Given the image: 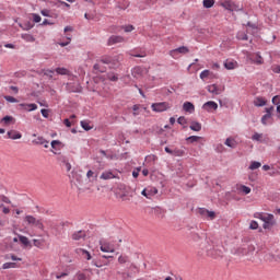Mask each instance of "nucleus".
<instances>
[{
  "label": "nucleus",
  "instance_id": "nucleus-1",
  "mask_svg": "<svg viewBox=\"0 0 280 280\" xmlns=\"http://www.w3.org/2000/svg\"><path fill=\"white\" fill-rule=\"evenodd\" d=\"M205 253L207 257H211L212 259H222L226 249L222 244L215 245L211 240L205 238L203 242L199 243L198 255L202 257Z\"/></svg>",
  "mask_w": 280,
  "mask_h": 280
},
{
  "label": "nucleus",
  "instance_id": "nucleus-2",
  "mask_svg": "<svg viewBox=\"0 0 280 280\" xmlns=\"http://www.w3.org/2000/svg\"><path fill=\"white\" fill-rule=\"evenodd\" d=\"M221 8H224V10H228L229 12H243L244 8L240 7V4L235 3L232 0H224L220 3Z\"/></svg>",
  "mask_w": 280,
  "mask_h": 280
},
{
  "label": "nucleus",
  "instance_id": "nucleus-3",
  "mask_svg": "<svg viewBox=\"0 0 280 280\" xmlns=\"http://www.w3.org/2000/svg\"><path fill=\"white\" fill-rule=\"evenodd\" d=\"M24 221H26L30 226H35V229H39V231H45L43 219H36L34 215H26Z\"/></svg>",
  "mask_w": 280,
  "mask_h": 280
},
{
  "label": "nucleus",
  "instance_id": "nucleus-4",
  "mask_svg": "<svg viewBox=\"0 0 280 280\" xmlns=\"http://www.w3.org/2000/svg\"><path fill=\"white\" fill-rule=\"evenodd\" d=\"M152 110L154 113H163L170 108V103L167 102H162V103H153L151 105Z\"/></svg>",
  "mask_w": 280,
  "mask_h": 280
},
{
  "label": "nucleus",
  "instance_id": "nucleus-5",
  "mask_svg": "<svg viewBox=\"0 0 280 280\" xmlns=\"http://www.w3.org/2000/svg\"><path fill=\"white\" fill-rule=\"evenodd\" d=\"M178 54H189V48L187 46H180L170 51V56H172V58H178Z\"/></svg>",
  "mask_w": 280,
  "mask_h": 280
},
{
  "label": "nucleus",
  "instance_id": "nucleus-6",
  "mask_svg": "<svg viewBox=\"0 0 280 280\" xmlns=\"http://www.w3.org/2000/svg\"><path fill=\"white\" fill-rule=\"evenodd\" d=\"M100 62L103 65H109V69H115V67H117V60L113 57H102Z\"/></svg>",
  "mask_w": 280,
  "mask_h": 280
},
{
  "label": "nucleus",
  "instance_id": "nucleus-7",
  "mask_svg": "<svg viewBox=\"0 0 280 280\" xmlns=\"http://www.w3.org/2000/svg\"><path fill=\"white\" fill-rule=\"evenodd\" d=\"M0 124L3 126H14L16 124V118L14 116H4L0 119Z\"/></svg>",
  "mask_w": 280,
  "mask_h": 280
},
{
  "label": "nucleus",
  "instance_id": "nucleus-8",
  "mask_svg": "<svg viewBox=\"0 0 280 280\" xmlns=\"http://www.w3.org/2000/svg\"><path fill=\"white\" fill-rule=\"evenodd\" d=\"M202 109L211 113V110H218V103L213 101H208L202 105Z\"/></svg>",
  "mask_w": 280,
  "mask_h": 280
},
{
  "label": "nucleus",
  "instance_id": "nucleus-9",
  "mask_svg": "<svg viewBox=\"0 0 280 280\" xmlns=\"http://www.w3.org/2000/svg\"><path fill=\"white\" fill-rule=\"evenodd\" d=\"M103 259H113V256L110 255L101 256L98 262L95 264L96 268H102V266H108V264H110V261H104Z\"/></svg>",
  "mask_w": 280,
  "mask_h": 280
},
{
  "label": "nucleus",
  "instance_id": "nucleus-10",
  "mask_svg": "<svg viewBox=\"0 0 280 280\" xmlns=\"http://www.w3.org/2000/svg\"><path fill=\"white\" fill-rule=\"evenodd\" d=\"M8 139H12L13 141H16V139H22L23 135L16 130H10L7 132Z\"/></svg>",
  "mask_w": 280,
  "mask_h": 280
},
{
  "label": "nucleus",
  "instance_id": "nucleus-11",
  "mask_svg": "<svg viewBox=\"0 0 280 280\" xmlns=\"http://www.w3.org/2000/svg\"><path fill=\"white\" fill-rule=\"evenodd\" d=\"M124 37L119 36V35H112L108 38V45H117V43H124Z\"/></svg>",
  "mask_w": 280,
  "mask_h": 280
},
{
  "label": "nucleus",
  "instance_id": "nucleus-12",
  "mask_svg": "<svg viewBox=\"0 0 280 280\" xmlns=\"http://www.w3.org/2000/svg\"><path fill=\"white\" fill-rule=\"evenodd\" d=\"M84 237H86L85 231H78L72 234V240L75 242H80V240H84Z\"/></svg>",
  "mask_w": 280,
  "mask_h": 280
},
{
  "label": "nucleus",
  "instance_id": "nucleus-13",
  "mask_svg": "<svg viewBox=\"0 0 280 280\" xmlns=\"http://www.w3.org/2000/svg\"><path fill=\"white\" fill-rule=\"evenodd\" d=\"M222 91L224 90L218 88L215 84L208 85V93H212V95H220Z\"/></svg>",
  "mask_w": 280,
  "mask_h": 280
},
{
  "label": "nucleus",
  "instance_id": "nucleus-14",
  "mask_svg": "<svg viewBox=\"0 0 280 280\" xmlns=\"http://www.w3.org/2000/svg\"><path fill=\"white\" fill-rule=\"evenodd\" d=\"M190 237L194 242H200V244H202V242L207 240V236H200V234L196 232H190Z\"/></svg>",
  "mask_w": 280,
  "mask_h": 280
},
{
  "label": "nucleus",
  "instance_id": "nucleus-15",
  "mask_svg": "<svg viewBox=\"0 0 280 280\" xmlns=\"http://www.w3.org/2000/svg\"><path fill=\"white\" fill-rule=\"evenodd\" d=\"M183 108L186 113H194V110H196V106H194V103L191 102H185Z\"/></svg>",
  "mask_w": 280,
  "mask_h": 280
},
{
  "label": "nucleus",
  "instance_id": "nucleus-16",
  "mask_svg": "<svg viewBox=\"0 0 280 280\" xmlns=\"http://www.w3.org/2000/svg\"><path fill=\"white\" fill-rule=\"evenodd\" d=\"M266 104L267 101L261 96H258L254 100V106H257L258 108H260L261 106H266Z\"/></svg>",
  "mask_w": 280,
  "mask_h": 280
},
{
  "label": "nucleus",
  "instance_id": "nucleus-17",
  "mask_svg": "<svg viewBox=\"0 0 280 280\" xmlns=\"http://www.w3.org/2000/svg\"><path fill=\"white\" fill-rule=\"evenodd\" d=\"M190 130H192L194 132H200V130H202V124L198 122V121H192L189 126Z\"/></svg>",
  "mask_w": 280,
  "mask_h": 280
},
{
  "label": "nucleus",
  "instance_id": "nucleus-18",
  "mask_svg": "<svg viewBox=\"0 0 280 280\" xmlns=\"http://www.w3.org/2000/svg\"><path fill=\"white\" fill-rule=\"evenodd\" d=\"M254 250H255V246L248 245L247 249L246 248H238L237 253L240 255H248V253H254Z\"/></svg>",
  "mask_w": 280,
  "mask_h": 280
},
{
  "label": "nucleus",
  "instance_id": "nucleus-19",
  "mask_svg": "<svg viewBox=\"0 0 280 280\" xmlns=\"http://www.w3.org/2000/svg\"><path fill=\"white\" fill-rule=\"evenodd\" d=\"M224 144L228 145V148H232L233 150L237 148V141H235L233 138H226Z\"/></svg>",
  "mask_w": 280,
  "mask_h": 280
},
{
  "label": "nucleus",
  "instance_id": "nucleus-20",
  "mask_svg": "<svg viewBox=\"0 0 280 280\" xmlns=\"http://www.w3.org/2000/svg\"><path fill=\"white\" fill-rule=\"evenodd\" d=\"M33 246H36V248H45V240L34 238L33 240Z\"/></svg>",
  "mask_w": 280,
  "mask_h": 280
},
{
  "label": "nucleus",
  "instance_id": "nucleus-21",
  "mask_svg": "<svg viewBox=\"0 0 280 280\" xmlns=\"http://www.w3.org/2000/svg\"><path fill=\"white\" fill-rule=\"evenodd\" d=\"M55 71L58 75H71V71L67 68H56Z\"/></svg>",
  "mask_w": 280,
  "mask_h": 280
},
{
  "label": "nucleus",
  "instance_id": "nucleus-22",
  "mask_svg": "<svg viewBox=\"0 0 280 280\" xmlns=\"http://www.w3.org/2000/svg\"><path fill=\"white\" fill-rule=\"evenodd\" d=\"M101 178L103 180H110V178H115V175L113 174V172H104L102 173Z\"/></svg>",
  "mask_w": 280,
  "mask_h": 280
},
{
  "label": "nucleus",
  "instance_id": "nucleus-23",
  "mask_svg": "<svg viewBox=\"0 0 280 280\" xmlns=\"http://www.w3.org/2000/svg\"><path fill=\"white\" fill-rule=\"evenodd\" d=\"M107 80H109L110 82H117V80H119V74L115 72H109L107 73Z\"/></svg>",
  "mask_w": 280,
  "mask_h": 280
},
{
  "label": "nucleus",
  "instance_id": "nucleus-24",
  "mask_svg": "<svg viewBox=\"0 0 280 280\" xmlns=\"http://www.w3.org/2000/svg\"><path fill=\"white\" fill-rule=\"evenodd\" d=\"M201 139L202 138L200 136H190V137L186 138V141H187V143H196Z\"/></svg>",
  "mask_w": 280,
  "mask_h": 280
},
{
  "label": "nucleus",
  "instance_id": "nucleus-25",
  "mask_svg": "<svg viewBox=\"0 0 280 280\" xmlns=\"http://www.w3.org/2000/svg\"><path fill=\"white\" fill-rule=\"evenodd\" d=\"M102 253H115L114 248H110L108 244L101 245Z\"/></svg>",
  "mask_w": 280,
  "mask_h": 280
},
{
  "label": "nucleus",
  "instance_id": "nucleus-26",
  "mask_svg": "<svg viewBox=\"0 0 280 280\" xmlns=\"http://www.w3.org/2000/svg\"><path fill=\"white\" fill-rule=\"evenodd\" d=\"M235 65H237V62L231 60H225L224 62V67L228 70L235 69Z\"/></svg>",
  "mask_w": 280,
  "mask_h": 280
},
{
  "label": "nucleus",
  "instance_id": "nucleus-27",
  "mask_svg": "<svg viewBox=\"0 0 280 280\" xmlns=\"http://www.w3.org/2000/svg\"><path fill=\"white\" fill-rule=\"evenodd\" d=\"M22 38L23 40H26V43H34L36 40L31 34H22Z\"/></svg>",
  "mask_w": 280,
  "mask_h": 280
},
{
  "label": "nucleus",
  "instance_id": "nucleus-28",
  "mask_svg": "<svg viewBox=\"0 0 280 280\" xmlns=\"http://www.w3.org/2000/svg\"><path fill=\"white\" fill-rule=\"evenodd\" d=\"M22 107H27L28 112L32 113V110H36L38 108V105L31 103V104H20Z\"/></svg>",
  "mask_w": 280,
  "mask_h": 280
},
{
  "label": "nucleus",
  "instance_id": "nucleus-29",
  "mask_svg": "<svg viewBox=\"0 0 280 280\" xmlns=\"http://www.w3.org/2000/svg\"><path fill=\"white\" fill-rule=\"evenodd\" d=\"M262 222H264V223H269V224L276 223V222H275V215H273V214H267V215H265V219H264Z\"/></svg>",
  "mask_w": 280,
  "mask_h": 280
},
{
  "label": "nucleus",
  "instance_id": "nucleus-30",
  "mask_svg": "<svg viewBox=\"0 0 280 280\" xmlns=\"http://www.w3.org/2000/svg\"><path fill=\"white\" fill-rule=\"evenodd\" d=\"M81 127H82L83 130H85L86 132H89V130H93V127H91V125H90L89 121H86V120H82V121H81Z\"/></svg>",
  "mask_w": 280,
  "mask_h": 280
},
{
  "label": "nucleus",
  "instance_id": "nucleus-31",
  "mask_svg": "<svg viewBox=\"0 0 280 280\" xmlns=\"http://www.w3.org/2000/svg\"><path fill=\"white\" fill-rule=\"evenodd\" d=\"M19 240L24 246H30V238H27V236L19 235Z\"/></svg>",
  "mask_w": 280,
  "mask_h": 280
},
{
  "label": "nucleus",
  "instance_id": "nucleus-32",
  "mask_svg": "<svg viewBox=\"0 0 280 280\" xmlns=\"http://www.w3.org/2000/svg\"><path fill=\"white\" fill-rule=\"evenodd\" d=\"M80 255H82V257H84L88 260H91V253H89V250L86 249H79Z\"/></svg>",
  "mask_w": 280,
  "mask_h": 280
},
{
  "label": "nucleus",
  "instance_id": "nucleus-33",
  "mask_svg": "<svg viewBox=\"0 0 280 280\" xmlns=\"http://www.w3.org/2000/svg\"><path fill=\"white\" fill-rule=\"evenodd\" d=\"M34 143H36V145H45V143H49V141H47L45 138L43 137H38Z\"/></svg>",
  "mask_w": 280,
  "mask_h": 280
},
{
  "label": "nucleus",
  "instance_id": "nucleus-34",
  "mask_svg": "<svg viewBox=\"0 0 280 280\" xmlns=\"http://www.w3.org/2000/svg\"><path fill=\"white\" fill-rule=\"evenodd\" d=\"M270 117H272V114H265V115L261 117V125H262V126H268V119H270Z\"/></svg>",
  "mask_w": 280,
  "mask_h": 280
},
{
  "label": "nucleus",
  "instance_id": "nucleus-35",
  "mask_svg": "<svg viewBox=\"0 0 280 280\" xmlns=\"http://www.w3.org/2000/svg\"><path fill=\"white\" fill-rule=\"evenodd\" d=\"M173 156H185V150L183 149H174Z\"/></svg>",
  "mask_w": 280,
  "mask_h": 280
},
{
  "label": "nucleus",
  "instance_id": "nucleus-36",
  "mask_svg": "<svg viewBox=\"0 0 280 280\" xmlns=\"http://www.w3.org/2000/svg\"><path fill=\"white\" fill-rule=\"evenodd\" d=\"M215 4V0H203V8H213V5Z\"/></svg>",
  "mask_w": 280,
  "mask_h": 280
},
{
  "label": "nucleus",
  "instance_id": "nucleus-37",
  "mask_svg": "<svg viewBox=\"0 0 280 280\" xmlns=\"http://www.w3.org/2000/svg\"><path fill=\"white\" fill-rule=\"evenodd\" d=\"M236 38L238 40H248V35L244 32H240V33H237Z\"/></svg>",
  "mask_w": 280,
  "mask_h": 280
},
{
  "label": "nucleus",
  "instance_id": "nucleus-38",
  "mask_svg": "<svg viewBox=\"0 0 280 280\" xmlns=\"http://www.w3.org/2000/svg\"><path fill=\"white\" fill-rule=\"evenodd\" d=\"M240 191H242L243 194H245V196H248V194H250V187H248V186H246V185H241Z\"/></svg>",
  "mask_w": 280,
  "mask_h": 280
},
{
  "label": "nucleus",
  "instance_id": "nucleus-39",
  "mask_svg": "<svg viewBox=\"0 0 280 280\" xmlns=\"http://www.w3.org/2000/svg\"><path fill=\"white\" fill-rule=\"evenodd\" d=\"M3 270H8L10 268H16V262H4L2 265Z\"/></svg>",
  "mask_w": 280,
  "mask_h": 280
},
{
  "label": "nucleus",
  "instance_id": "nucleus-40",
  "mask_svg": "<svg viewBox=\"0 0 280 280\" xmlns=\"http://www.w3.org/2000/svg\"><path fill=\"white\" fill-rule=\"evenodd\" d=\"M260 166H261V162L254 161L250 163L249 170H259Z\"/></svg>",
  "mask_w": 280,
  "mask_h": 280
},
{
  "label": "nucleus",
  "instance_id": "nucleus-41",
  "mask_svg": "<svg viewBox=\"0 0 280 280\" xmlns=\"http://www.w3.org/2000/svg\"><path fill=\"white\" fill-rule=\"evenodd\" d=\"M131 75L133 78H137V75H141V69L139 67H136L131 70Z\"/></svg>",
  "mask_w": 280,
  "mask_h": 280
},
{
  "label": "nucleus",
  "instance_id": "nucleus-42",
  "mask_svg": "<svg viewBox=\"0 0 280 280\" xmlns=\"http://www.w3.org/2000/svg\"><path fill=\"white\" fill-rule=\"evenodd\" d=\"M34 27V23L32 22H26L22 25V30H25V31H30Z\"/></svg>",
  "mask_w": 280,
  "mask_h": 280
},
{
  "label": "nucleus",
  "instance_id": "nucleus-43",
  "mask_svg": "<svg viewBox=\"0 0 280 280\" xmlns=\"http://www.w3.org/2000/svg\"><path fill=\"white\" fill-rule=\"evenodd\" d=\"M5 102H10L11 104H16L19 100H16L14 96L7 95L4 96Z\"/></svg>",
  "mask_w": 280,
  "mask_h": 280
},
{
  "label": "nucleus",
  "instance_id": "nucleus-44",
  "mask_svg": "<svg viewBox=\"0 0 280 280\" xmlns=\"http://www.w3.org/2000/svg\"><path fill=\"white\" fill-rule=\"evenodd\" d=\"M266 259H268L269 261H272V260L280 261V255L275 257V255L269 254L266 256Z\"/></svg>",
  "mask_w": 280,
  "mask_h": 280
},
{
  "label": "nucleus",
  "instance_id": "nucleus-45",
  "mask_svg": "<svg viewBox=\"0 0 280 280\" xmlns=\"http://www.w3.org/2000/svg\"><path fill=\"white\" fill-rule=\"evenodd\" d=\"M266 215H267V214L264 213V212H256V213L254 214V218H256V219H258V220H261V221L264 222Z\"/></svg>",
  "mask_w": 280,
  "mask_h": 280
},
{
  "label": "nucleus",
  "instance_id": "nucleus-46",
  "mask_svg": "<svg viewBox=\"0 0 280 280\" xmlns=\"http://www.w3.org/2000/svg\"><path fill=\"white\" fill-rule=\"evenodd\" d=\"M56 70H44V75H46L47 78H49V80H51L54 78V73Z\"/></svg>",
  "mask_w": 280,
  "mask_h": 280
},
{
  "label": "nucleus",
  "instance_id": "nucleus-47",
  "mask_svg": "<svg viewBox=\"0 0 280 280\" xmlns=\"http://www.w3.org/2000/svg\"><path fill=\"white\" fill-rule=\"evenodd\" d=\"M249 229L252 231H257V229H259V223H257V221H252L249 224Z\"/></svg>",
  "mask_w": 280,
  "mask_h": 280
},
{
  "label": "nucleus",
  "instance_id": "nucleus-48",
  "mask_svg": "<svg viewBox=\"0 0 280 280\" xmlns=\"http://www.w3.org/2000/svg\"><path fill=\"white\" fill-rule=\"evenodd\" d=\"M177 124H179V126H185V124H187V118H185V116H180L177 118Z\"/></svg>",
  "mask_w": 280,
  "mask_h": 280
},
{
  "label": "nucleus",
  "instance_id": "nucleus-49",
  "mask_svg": "<svg viewBox=\"0 0 280 280\" xmlns=\"http://www.w3.org/2000/svg\"><path fill=\"white\" fill-rule=\"evenodd\" d=\"M211 71L209 70H203L201 73H200V79L201 80H205L207 79L208 75H210Z\"/></svg>",
  "mask_w": 280,
  "mask_h": 280
},
{
  "label": "nucleus",
  "instance_id": "nucleus-50",
  "mask_svg": "<svg viewBox=\"0 0 280 280\" xmlns=\"http://www.w3.org/2000/svg\"><path fill=\"white\" fill-rule=\"evenodd\" d=\"M57 161H59V163H61L62 165H65L69 160H67V156L59 155V156L57 158Z\"/></svg>",
  "mask_w": 280,
  "mask_h": 280
},
{
  "label": "nucleus",
  "instance_id": "nucleus-51",
  "mask_svg": "<svg viewBox=\"0 0 280 280\" xmlns=\"http://www.w3.org/2000/svg\"><path fill=\"white\" fill-rule=\"evenodd\" d=\"M77 279L78 280H89V278L83 272H78Z\"/></svg>",
  "mask_w": 280,
  "mask_h": 280
},
{
  "label": "nucleus",
  "instance_id": "nucleus-52",
  "mask_svg": "<svg viewBox=\"0 0 280 280\" xmlns=\"http://www.w3.org/2000/svg\"><path fill=\"white\" fill-rule=\"evenodd\" d=\"M32 16H33L34 23H40V21H42L40 15L33 13Z\"/></svg>",
  "mask_w": 280,
  "mask_h": 280
},
{
  "label": "nucleus",
  "instance_id": "nucleus-53",
  "mask_svg": "<svg viewBox=\"0 0 280 280\" xmlns=\"http://www.w3.org/2000/svg\"><path fill=\"white\" fill-rule=\"evenodd\" d=\"M208 212H209V210H207L206 208L199 209V214L202 215V218H207Z\"/></svg>",
  "mask_w": 280,
  "mask_h": 280
},
{
  "label": "nucleus",
  "instance_id": "nucleus-54",
  "mask_svg": "<svg viewBox=\"0 0 280 280\" xmlns=\"http://www.w3.org/2000/svg\"><path fill=\"white\" fill-rule=\"evenodd\" d=\"M40 113L43 115V117H45V119H48L49 118V109H40Z\"/></svg>",
  "mask_w": 280,
  "mask_h": 280
},
{
  "label": "nucleus",
  "instance_id": "nucleus-55",
  "mask_svg": "<svg viewBox=\"0 0 280 280\" xmlns=\"http://www.w3.org/2000/svg\"><path fill=\"white\" fill-rule=\"evenodd\" d=\"M62 142H60V140H52L50 142V145L52 148V150H56V145H60Z\"/></svg>",
  "mask_w": 280,
  "mask_h": 280
},
{
  "label": "nucleus",
  "instance_id": "nucleus-56",
  "mask_svg": "<svg viewBox=\"0 0 280 280\" xmlns=\"http://www.w3.org/2000/svg\"><path fill=\"white\" fill-rule=\"evenodd\" d=\"M139 108H140V105H133L132 106V110H133V116L137 117V115H139Z\"/></svg>",
  "mask_w": 280,
  "mask_h": 280
},
{
  "label": "nucleus",
  "instance_id": "nucleus-57",
  "mask_svg": "<svg viewBox=\"0 0 280 280\" xmlns=\"http://www.w3.org/2000/svg\"><path fill=\"white\" fill-rule=\"evenodd\" d=\"M206 218H210V220H215V212L208 210V213H207Z\"/></svg>",
  "mask_w": 280,
  "mask_h": 280
},
{
  "label": "nucleus",
  "instance_id": "nucleus-58",
  "mask_svg": "<svg viewBox=\"0 0 280 280\" xmlns=\"http://www.w3.org/2000/svg\"><path fill=\"white\" fill-rule=\"evenodd\" d=\"M126 261H128V257L127 256H119V258H118V262L119 264H126Z\"/></svg>",
  "mask_w": 280,
  "mask_h": 280
},
{
  "label": "nucleus",
  "instance_id": "nucleus-59",
  "mask_svg": "<svg viewBox=\"0 0 280 280\" xmlns=\"http://www.w3.org/2000/svg\"><path fill=\"white\" fill-rule=\"evenodd\" d=\"M141 195L144 196V198H149V199H150V194H149V189H148V188H144V189L141 191Z\"/></svg>",
  "mask_w": 280,
  "mask_h": 280
},
{
  "label": "nucleus",
  "instance_id": "nucleus-60",
  "mask_svg": "<svg viewBox=\"0 0 280 280\" xmlns=\"http://www.w3.org/2000/svg\"><path fill=\"white\" fill-rule=\"evenodd\" d=\"M252 139L253 141H259L261 139V133H254Z\"/></svg>",
  "mask_w": 280,
  "mask_h": 280
},
{
  "label": "nucleus",
  "instance_id": "nucleus-61",
  "mask_svg": "<svg viewBox=\"0 0 280 280\" xmlns=\"http://www.w3.org/2000/svg\"><path fill=\"white\" fill-rule=\"evenodd\" d=\"M125 32H132L135 30V26L133 25H127V26H122Z\"/></svg>",
  "mask_w": 280,
  "mask_h": 280
},
{
  "label": "nucleus",
  "instance_id": "nucleus-62",
  "mask_svg": "<svg viewBox=\"0 0 280 280\" xmlns=\"http://www.w3.org/2000/svg\"><path fill=\"white\" fill-rule=\"evenodd\" d=\"M149 194H150V196H156V194H159V189L151 188V189H149Z\"/></svg>",
  "mask_w": 280,
  "mask_h": 280
},
{
  "label": "nucleus",
  "instance_id": "nucleus-63",
  "mask_svg": "<svg viewBox=\"0 0 280 280\" xmlns=\"http://www.w3.org/2000/svg\"><path fill=\"white\" fill-rule=\"evenodd\" d=\"M49 13H50V11L47 10V9H44V10L40 11V14H42L43 16H49Z\"/></svg>",
  "mask_w": 280,
  "mask_h": 280
},
{
  "label": "nucleus",
  "instance_id": "nucleus-64",
  "mask_svg": "<svg viewBox=\"0 0 280 280\" xmlns=\"http://www.w3.org/2000/svg\"><path fill=\"white\" fill-rule=\"evenodd\" d=\"M272 71L273 73H280V66H273Z\"/></svg>",
  "mask_w": 280,
  "mask_h": 280
}]
</instances>
